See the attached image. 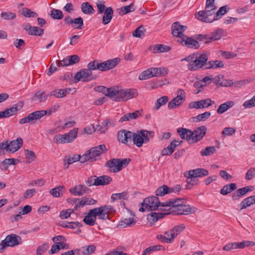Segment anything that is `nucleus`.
<instances>
[{"label": "nucleus", "instance_id": "obj_33", "mask_svg": "<svg viewBox=\"0 0 255 255\" xmlns=\"http://www.w3.org/2000/svg\"><path fill=\"white\" fill-rule=\"evenodd\" d=\"M254 204H255V196L248 197L240 203L241 210L246 209Z\"/></svg>", "mask_w": 255, "mask_h": 255}, {"label": "nucleus", "instance_id": "obj_64", "mask_svg": "<svg viewBox=\"0 0 255 255\" xmlns=\"http://www.w3.org/2000/svg\"><path fill=\"white\" fill-rule=\"evenodd\" d=\"M49 248L48 244L44 243L43 245L39 246L36 250V254L37 255H42L45 251L47 250Z\"/></svg>", "mask_w": 255, "mask_h": 255}, {"label": "nucleus", "instance_id": "obj_17", "mask_svg": "<svg viewBox=\"0 0 255 255\" xmlns=\"http://www.w3.org/2000/svg\"><path fill=\"white\" fill-rule=\"evenodd\" d=\"M185 29V26L181 25L179 22H175L171 25L172 34L174 36L179 37L178 40L185 36L183 34Z\"/></svg>", "mask_w": 255, "mask_h": 255}, {"label": "nucleus", "instance_id": "obj_39", "mask_svg": "<svg viewBox=\"0 0 255 255\" xmlns=\"http://www.w3.org/2000/svg\"><path fill=\"white\" fill-rule=\"evenodd\" d=\"M64 186L59 185L50 190V193L54 197H59L63 195Z\"/></svg>", "mask_w": 255, "mask_h": 255}, {"label": "nucleus", "instance_id": "obj_43", "mask_svg": "<svg viewBox=\"0 0 255 255\" xmlns=\"http://www.w3.org/2000/svg\"><path fill=\"white\" fill-rule=\"evenodd\" d=\"M170 50V47L168 46L163 44H156L153 49L154 53L166 52Z\"/></svg>", "mask_w": 255, "mask_h": 255}, {"label": "nucleus", "instance_id": "obj_59", "mask_svg": "<svg viewBox=\"0 0 255 255\" xmlns=\"http://www.w3.org/2000/svg\"><path fill=\"white\" fill-rule=\"evenodd\" d=\"M223 35V30L218 28L215 31L212 33L211 36L213 40H218L221 39Z\"/></svg>", "mask_w": 255, "mask_h": 255}, {"label": "nucleus", "instance_id": "obj_4", "mask_svg": "<svg viewBox=\"0 0 255 255\" xmlns=\"http://www.w3.org/2000/svg\"><path fill=\"white\" fill-rule=\"evenodd\" d=\"M53 112L49 108L47 110H39L29 114L27 117L19 120V124H34L45 115H50Z\"/></svg>", "mask_w": 255, "mask_h": 255}, {"label": "nucleus", "instance_id": "obj_34", "mask_svg": "<svg viewBox=\"0 0 255 255\" xmlns=\"http://www.w3.org/2000/svg\"><path fill=\"white\" fill-rule=\"evenodd\" d=\"M135 223L136 220L133 218L130 217L120 221L118 225V227L125 228L128 226H130L131 225L134 224Z\"/></svg>", "mask_w": 255, "mask_h": 255}, {"label": "nucleus", "instance_id": "obj_40", "mask_svg": "<svg viewBox=\"0 0 255 255\" xmlns=\"http://www.w3.org/2000/svg\"><path fill=\"white\" fill-rule=\"evenodd\" d=\"M71 26L77 29H82L84 27V20L81 17L73 18Z\"/></svg>", "mask_w": 255, "mask_h": 255}, {"label": "nucleus", "instance_id": "obj_52", "mask_svg": "<svg viewBox=\"0 0 255 255\" xmlns=\"http://www.w3.org/2000/svg\"><path fill=\"white\" fill-rule=\"evenodd\" d=\"M21 13L24 16L27 17H35L38 15L36 12L31 11L30 9L27 8H22Z\"/></svg>", "mask_w": 255, "mask_h": 255}, {"label": "nucleus", "instance_id": "obj_35", "mask_svg": "<svg viewBox=\"0 0 255 255\" xmlns=\"http://www.w3.org/2000/svg\"><path fill=\"white\" fill-rule=\"evenodd\" d=\"M81 10L85 14H92L95 12L92 5L88 2H83L81 4Z\"/></svg>", "mask_w": 255, "mask_h": 255}, {"label": "nucleus", "instance_id": "obj_48", "mask_svg": "<svg viewBox=\"0 0 255 255\" xmlns=\"http://www.w3.org/2000/svg\"><path fill=\"white\" fill-rule=\"evenodd\" d=\"M223 66V62L221 61H211L206 64V69L211 68H216Z\"/></svg>", "mask_w": 255, "mask_h": 255}, {"label": "nucleus", "instance_id": "obj_62", "mask_svg": "<svg viewBox=\"0 0 255 255\" xmlns=\"http://www.w3.org/2000/svg\"><path fill=\"white\" fill-rule=\"evenodd\" d=\"M25 152L26 158L27 159L28 163L33 161L36 158L35 154L32 151L29 150L27 149L25 150Z\"/></svg>", "mask_w": 255, "mask_h": 255}, {"label": "nucleus", "instance_id": "obj_63", "mask_svg": "<svg viewBox=\"0 0 255 255\" xmlns=\"http://www.w3.org/2000/svg\"><path fill=\"white\" fill-rule=\"evenodd\" d=\"M255 177V168L251 167L249 169L245 175V179L247 180H251Z\"/></svg>", "mask_w": 255, "mask_h": 255}, {"label": "nucleus", "instance_id": "obj_15", "mask_svg": "<svg viewBox=\"0 0 255 255\" xmlns=\"http://www.w3.org/2000/svg\"><path fill=\"white\" fill-rule=\"evenodd\" d=\"M120 95V102L126 101L136 97L138 95V92L135 89H121Z\"/></svg>", "mask_w": 255, "mask_h": 255}, {"label": "nucleus", "instance_id": "obj_21", "mask_svg": "<svg viewBox=\"0 0 255 255\" xmlns=\"http://www.w3.org/2000/svg\"><path fill=\"white\" fill-rule=\"evenodd\" d=\"M107 149L105 144H101L98 146L93 147L89 150L93 161L96 160V157L100 156L102 153L106 152Z\"/></svg>", "mask_w": 255, "mask_h": 255}, {"label": "nucleus", "instance_id": "obj_55", "mask_svg": "<svg viewBox=\"0 0 255 255\" xmlns=\"http://www.w3.org/2000/svg\"><path fill=\"white\" fill-rule=\"evenodd\" d=\"M211 115V113L209 112H206L204 113L199 114L198 116L195 117H192V119L193 120V121H195V120H196V122H199L201 121L204 120L205 119H208Z\"/></svg>", "mask_w": 255, "mask_h": 255}, {"label": "nucleus", "instance_id": "obj_9", "mask_svg": "<svg viewBox=\"0 0 255 255\" xmlns=\"http://www.w3.org/2000/svg\"><path fill=\"white\" fill-rule=\"evenodd\" d=\"M74 78L77 82L82 80L84 82H89L94 80L97 78L96 76H93L92 72L88 69H84L80 70L76 73Z\"/></svg>", "mask_w": 255, "mask_h": 255}, {"label": "nucleus", "instance_id": "obj_23", "mask_svg": "<svg viewBox=\"0 0 255 255\" xmlns=\"http://www.w3.org/2000/svg\"><path fill=\"white\" fill-rule=\"evenodd\" d=\"M120 92L121 89L118 87H110L107 89L105 96L109 97L113 101L120 102Z\"/></svg>", "mask_w": 255, "mask_h": 255}, {"label": "nucleus", "instance_id": "obj_19", "mask_svg": "<svg viewBox=\"0 0 255 255\" xmlns=\"http://www.w3.org/2000/svg\"><path fill=\"white\" fill-rule=\"evenodd\" d=\"M177 208H179L177 209L176 211L173 214H177V215H187L189 213H193L195 212L197 210V208L195 207H191L189 205L184 204L183 202L182 204H178L177 205Z\"/></svg>", "mask_w": 255, "mask_h": 255}, {"label": "nucleus", "instance_id": "obj_45", "mask_svg": "<svg viewBox=\"0 0 255 255\" xmlns=\"http://www.w3.org/2000/svg\"><path fill=\"white\" fill-rule=\"evenodd\" d=\"M50 15L54 19L60 20L63 17L62 11L61 10L54 8L50 11Z\"/></svg>", "mask_w": 255, "mask_h": 255}, {"label": "nucleus", "instance_id": "obj_25", "mask_svg": "<svg viewBox=\"0 0 255 255\" xmlns=\"http://www.w3.org/2000/svg\"><path fill=\"white\" fill-rule=\"evenodd\" d=\"M177 131L182 139H186L187 141L192 142L193 132L191 130L179 128Z\"/></svg>", "mask_w": 255, "mask_h": 255}, {"label": "nucleus", "instance_id": "obj_22", "mask_svg": "<svg viewBox=\"0 0 255 255\" xmlns=\"http://www.w3.org/2000/svg\"><path fill=\"white\" fill-rule=\"evenodd\" d=\"M120 159L113 158L106 163L105 166L109 168L110 172L116 173L121 170V166L119 164Z\"/></svg>", "mask_w": 255, "mask_h": 255}, {"label": "nucleus", "instance_id": "obj_10", "mask_svg": "<svg viewBox=\"0 0 255 255\" xmlns=\"http://www.w3.org/2000/svg\"><path fill=\"white\" fill-rule=\"evenodd\" d=\"M95 209L99 214V219L103 220L109 219L110 214L115 211L113 207L110 205L102 206Z\"/></svg>", "mask_w": 255, "mask_h": 255}, {"label": "nucleus", "instance_id": "obj_14", "mask_svg": "<svg viewBox=\"0 0 255 255\" xmlns=\"http://www.w3.org/2000/svg\"><path fill=\"white\" fill-rule=\"evenodd\" d=\"M215 104L214 101H212L210 99H206L199 101H194L191 102L189 105V108L192 109H203Z\"/></svg>", "mask_w": 255, "mask_h": 255}, {"label": "nucleus", "instance_id": "obj_28", "mask_svg": "<svg viewBox=\"0 0 255 255\" xmlns=\"http://www.w3.org/2000/svg\"><path fill=\"white\" fill-rule=\"evenodd\" d=\"M112 181V178L108 175H102L98 177H96L94 180V185H106L109 184Z\"/></svg>", "mask_w": 255, "mask_h": 255}, {"label": "nucleus", "instance_id": "obj_20", "mask_svg": "<svg viewBox=\"0 0 255 255\" xmlns=\"http://www.w3.org/2000/svg\"><path fill=\"white\" fill-rule=\"evenodd\" d=\"M69 192L75 196H82L91 192L90 189L84 185L79 184L69 189Z\"/></svg>", "mask_w": 255, "mask_h": 255}, {"label": "nucleus", "instance_id": "obj_51", "mask_svg": "<svg viewBox=\"0 0 255 255\" xmlns=\"http://www.w3.org/2000/svg\"><path fill=\"white\" fill-rule=\"evenodd\" d=\"M215 152V148L214 146H208L203 149L201 152V155L202 156H209Z\"/></svg>", "mask_w": 255, "mask_h": 255}, {"label": "nucleus", "instance_id": "obj_29", "mask_svg": "<svg viewBox=\"0 0 255 255\" xmlns=\"http://www.w3.org/2000/svg\"><path fill=\"white\" fill-rule=\"evenodd\" d=\"M188 174L190 177H203L207 176L209 174L208 171L204 168H197L193 170H191L188 171Z\"/></svg>", "mask_w": 255, "mask_h": 255}, {"label": "nucleus", "instance_id": "obj_44", "mask_svg": "<svg viewBox=\"0 0 255 255\" xmlns=\"http://www.w3.org/2000/svg\"><path fill=\"white\" fill-rule=\"evenodd\" d=\"M168 100V98L167 96H163L158 99L155 103L154 107L153 108L154 110H158L160 107L163 105H164L167 103Z\"/></svg>", "mask_w": 255, "mask_h": 255}, {"label": "nucleus", "instance_id": "obj_30", "mask_svg": "<svg viewBox=\"0 0 255 255\" xmlns=\"http://www.w3.org/2000/svg\"><path fill=\"white\" fill-rule=\"evenodd\" d=\"M114 11L112 7H108L106 8L104 12V14L102 18V23L104 25L109 23L113 17Z\"/></svg>", "mask_w": 255, "mask_h": 255}, {"label": "nucleus", "instance_id": "obj_8", "mask_svg": "<svg viewBox=\"0 0 255 255\" xmlns=\"http://www.w3.org/2000/svg\"><path fill=\"white\" fill-rule=\"evenodd\" d=\"M141 205L144 206L146 210L148 211L155 210L158 207H160V209L163 208L161 207V203H160L158 198L156 196H152L145 198Z\"/></svg>", "mask_w": 255, "mask_h": 255}, {"label": "nucleus", "instance_id": "obj_57", "mask_svg": "<svg viewBox=\"0 0 255 255\" xmlns=\"http://www.w3.org/2000/svg\"><path fill=\"white\" fill-rule=\"evenodd\" d=\"M82 255H88L95 252L96 247L94 245H89L87 247L82 248Z\"/></svg>", "mask_w": 255, "mask_h": 255}, {"label": "nucleus", "instance_id": "obj_42", "mask_svg": "<svg viewBox=\"0 0 255 255\" xmlns=\"http://www.w3.org/2000/svg\"><path fill=\"white\" fill-rule=\"evenodd\" d=\"M135 9V7H134V3H131L128 5H126L121 7L120 8L119 14L121 15H125L130 12L134 11Z\"/></svg>", "mask_w": 255, "mask_h": 255}, {"label": "nucleus", "instance_id": "obj_38", "mask_svg": "<svg viewBox=\"0 0 255 255\" xmlns=\"http://www.w3.org/2000/svg\"><path fill=\"white\" fill-rule=\"evenodd\" d=\"M164 249L165 248L163 246L159 245L150 246L147 248L143 251L142 255H148L152 252L157 251L164 250Z\"/></svg>", "mask_w": 255, "mask_h": 255}, {"label": "nucleus", "instance_id": "obj_37", "mask_svg": "<svg viewBox=\"0 0 255 255\" xmlns=\"http://www.w3.org/2000/svg\"><path fill=\"white\" fill-rule=\"evenodd\" d=\"M153 77L164 76L168 73V70L164 67L152 68Z\"/></svg>", "mask_w": 255, "mask_h": 255}, {"label": "nucleus", "instance_id": "obj_50", "mask_svg": "<svg viewBox=\"0 0 255 255\" xmlns=\"http://www.w3.org/2000/svg\"><path fill=\"white\" fill-rule=\"evenodd\" d=\"M81 155L79 154H74L72 157H65L64 159L65 164L67 163L68 165L71 164L75 162L79 161Z\"/></svg>", "mask_w": 255, "mask_h": 255}, {"label": "nucleus", "instance_id": "obj_36", "mask_svg": "<svg viewBox=\"0 0 255 255\" xmlns=\"http://www.w3.org/2000/svg\"><path fill=\"white\" fill-rule=\"evenodd\" d=\"M48 95L45 93V92L42 91H37L32 98V100L36 101L38 100L39 102H45L47 99Z\"/></svg>", "mask_w": 255, "mask_h": 255}, {"label": "nucleus", "instance_id": "obj_11", "mask_svg": "<svg viewBox=\"0 0 255 255\" xmlns=\"http://www.w3.org/2000/svg\"><path fill=\"white\" fill-rule=\"evenodd\" d=\"M133 133L129 130L123 129L118 133V140L127 145L131 144L132 140Z\"/></svg>", "mask_w": 255, "mask_h": 255}, {"label": "nucleus", "instance_id": "obj_13", "mask_svg": "<svg viewBox=\"0 0 255 255\" xmlns=\"http://www.w3.org/2000/svg\"><path fill=\"white\" fill-rule=\"evenodd\" d=\"M120 61V58H116L103 62H100L99 61V70L101 71H105L112 69L116 66Z\"/></svg>", "mask_w": 255, "mask_h": 255}, {"label": "nucleus", "instance_id": "obj_53", "mask_svg": "<svg viewBox=\"0 0 255 255\" xmlns=\"http://www.w3.org/2000/svg\"><path fill=\"white\" fill-rule=\"evenodd\" d=\"M197 40L199 42L208 43L213 40L212 37L210 35L199 34L198 35Z\"/></svg>", "mask_w": 255, "mask_h": 255}, {"label": "nucleus", "instance_id": "obj_7", "mask_svg": "<svg viewBox=\"0 0 255 255\" xmlns=\"http://www.w3.org/2000/svg\"><path fill=\"white\" fill-rule=\"evenodd\" d=\"M21 241L20 237L15 234L7 235L0 244V253H3L7 247H14L19 245Z\"/></svg>", "mask_w": 255, "mask_h": 255}, {"label": "nucleus", "instance_id": "obj_6", "mask_svg": "<svg viewBox=\"0 0 255 255\" xmlns=\"http://www.w3.org/2000/svg\"><path fill=\"white\" fill-rule=\"evenodd\" d=\"M183 202L181 198L171 199L161 203V207L164 208H161L160 211L165 212V214H173L179 208L176 206H178V204H182Z\"/></svg>", "mask_w": 255, "mask_h": 255}, {"label": "nucleus", "instance_id": "obj_12", "mask_svg": "<svg viewBox=\"0 0 255 255\" xmlns=\"http://www.w3.org/2000/svg\"><path fill=\"white\" fill-rule=\"evenodd\" d=\"M185 93L182 89H179L177 92V96L170 101L168 104L169 109H173L180 106L184 101Z\"/></svg>", "mask_w": 255, "mask_h": 255}, {"label": "nucleus", "instance_id": "obj_47", "mask_svg": "<svg viewBox=\"0 0 255 255\" xmlns=\"http://www.w3.org/2000/svg\"><path fill=\"white\" fill-rule=\"evenodd\" d=\"M169 193V187L166 185H163L157 188L156 190V195L163 196Z\"/></svg>", "mask_w": 255, "mask_h": 255}, {"label": "nucleus", "instance_id": "obj_41", "mask_svg": "<svg viewBox=\"0 0 255 255\" xmlns=\"http://www.w3.org/2000/svg\"><path fill=\"white\" fill-rule=\"evenodd\" d=\"M153 77L152 68L143 71L138 76L140 80H144Z\"/></svg>", "mask_w": 255, "mask_h": 255}, {"label": "nucleus", "instance_id": "obj_1", "mask_svg": "<svg viewBox=\"0 0 255 255\" xmlns=\"http://www.w3.org/2000/svg\"><path fill=\"white\" fill-rule=\"evenodd\" d=\"M216 5L206 4L205 10L196 12L195 17L199 20L205 22H212L220 18L223 15V6H221L217 12Z\"/></svg>", "mask_w": 255, "mask_h": 255}, {"label": "nucleus", "instance_id": "obj_2", "mask_svg": "<svg viewBox=\"0 0 255 255\" xmlns=\"http://www.w3.org/2000/svg\"><path fill=\"white\" fill-rule=\"evenodd\" d=\"M208 56L206 53H203L199 56L197 54H192L185 58L182 59L181 61H186L188 63L187 68L190 71H196L203 67L206 69V64L207 63Z\"/></svg>", "mask_w": 255, "mask_h": 255}, {"label": "nucleus", "instance_id": "obj_60", "mask_svg": "<svg viewBox=\"0 0 255 255\" xmlns=\"http://www.w3.org/2000/svg\"><path fill=\"white\" fill-rule=\"evenodd\" d=\"M236 188L237 185L235 183H230L224 186V195L232 192Z\"/></svg>", "mask_w": 255, "mask_h": 255}, {"label": "nucleus", "instance_id": "obj_16", "mask_svg": "<svg viewBox=\"0 0 255 255\" xmlns=\"http://www.w3.org/2000/svg\"><path fill=\"white\" fill-rule=\"evenodd\" d=\"M178 41L183 46H186L189 48L198 49L199 46L198 40H195L192 37L184 36L180 40Z\"/></svg>", "mask_w": 255, "mask_h": 255}, {"label": "nucleus", "instance_id": "obj_26", "mask_svg": "<svg viewBox=\"0 0 255 255\" xmlns=\"http://www.w3.org/2000/svg\"><path fill=\"white\" fill-rule=\"evenodd\" d=\"M9 152L14 153L20 149L23 145V139L21 137H18L16 139L11 141L9 143Z\"/></svg>", "mask_w": 255, "mask_h": 255}, {"label": "nucleus", "instance_id": "obj_3", "mask_svg": "<svg viewBox=\"0 0 255 255\" xmlns=\"http://www.w3.org/2000/svg\"><path fill=\"white\" fill-rule=\"evenodd\" d=\"M154 135L152 131H148L145 129L136 130L133 133V143L137 147H141L144 143L149 142L150 139Z\"/></svg>", "mask_w": 255, "mask_h": 255}, {"label": "nucleus", "instance_id": "obj_49", "mask_svg": "<svg viewBox=\"0 0 255 255\" xmlns=\"http://www.w3.org/2000/svg\"><path fill=\"white\" fill-rule=\"evenodd\" d=\"M44 33V30L37 26H32L28 34L31 35L41 36Z\"/></svg>", "mask_w": 255, "mask_h": 255}, {"label": "nucleus", "instance_id": "obj_27", "mask_svg": "<svg viewBox=\"0 0 255 255\" xmlns=\"http://www.w3.org/2000/svg\"><path fill=\"white\" fill-rule=\"evenodd\" d=\"M23 106V103L19 102L16 104L13 105V107L4 110L5 116L6 118L10 117L15 114L18 111H20Z\"/></svg>", "mask_w": 255, "mask_h": 255}, {"label": "nucleus", "instance_id": "obj_61", "mask_svg": "<svg viewBox=\"0 0 255 255\" xmlns=\"http://www.w3.org/2000/svg\"><path fill=\"white\" fill-rule=\"evenodd\" d=\"M89 160H91V162L93 161L90 152L88 150L86 151V153L83 154L82 155H81L80 159L79 161L81 163H84Z\"/></svg>", "mask_w": 255, "mask_h": 255}, {"label": "nucleus", "instance_id": "obj_56", "mask_svg": "<svg viewBox=\"0 0 255 255\" xmlns=\"http://www.w3.org/2000/svg\"><path fill=\"white\" fill-rule=\"evenodd\" d=\"M0 16L4 20H12L16 17V14L11 12H2Z\"/></svg>", "mask_w": 255, "mask_h": 255}, {"label": "nucleus", "instance_id": "obj_32", "mask_svg": "<svg viewBox=\"0 0 255 255\" xmlns=\"http://www.w3.org/2000/svg\"><path fill=\"white\" fill-rule=\"evenodd\" d=\"M163 213H155V212H151L150 214H148L147 216V220L151 223H154L158 221V219L163 218L165 214V212H162Z\"/></svg>", "mask_w": 255, "mask_h": 255}, {"label": "nucleus", "instance_id": "obj_24", "mask_svg": "<svg viewBox=\"0 0 255 255\" xmlns=\"http://www.w3.org/2000/svg\"><path fill=\"white\" fill-rule=\"evenodd\" d=\"M207 128L205 126H201L195 130L193 132L192 143L199 141L205 136Z\"/></svg>", "mask_w": 255, "mask_h": 255}, {"label": "nucleus", "instance_id": "obj_18", "mask_svg": "<svg viewBox=\"0 0 255 255\" xmlns=\"http://www.w3.org/2000/svg\"><path fill=\"white\" fill-rule=\"evenodd\" d=\"M97 217L99 219V214L96 209H91L84 218L83 222L87 225L93 226L95 223Z\"/></svg>", "mask_w": 255, "mask_h": 255}, {"label": "nucleus", "instance_id": "obj_58", "mask_svg": "<svg viewBox=\"0 0 255 255\" xmlns=\"http://www.w3.org/2000/svg\"><path fill=\"white\" fill-rule=\"evenodd\" d=\"M99 61L94 60L90 62L87 65V69L90 70V71H95L96 70H99Z\"/></svg>", "mask_w": 255, "mask_h": 255}, {"label": "nucleus", "instance_id": "obj_46", "mask_svg": "<svg viewBox=\"0 0 255 255\" xmlns=\"http://www.w3.org/2000/svg\"><path fill=\"white\" fill-rule=\"evenodd\" d=\"M128 193L126 191L120 193H114L112 195L111 199L113 202L120 199L127 200L128 197Z\"/></svg>", "mask_w": 255, "mask_h": 255}, {"label": "nucleus", "instance_id": "obj_5", "mask_svg": "<svg viewBox=\"0 0 255 255\" xmlns=\"http://www.w3.org/2000/svg\"><path fill=\"white\" fill-rule=\"evenodd\" d=\"M78 130V128H74L68 133L56 135L53 138V141L56 144L70 143L77 137Z\"/></svg>", "mask_w": 255, "mask_h": 255}, {"label": "nucleus", "instance_id": "obj_54", "mask_svg": "<svg viewBox=\"0 0 255 255\" xmlns=\"http://www.w3.org/2000/svg\"><path fill=\"white\" fill-rule=\"evenodd\" d=\"M75 209H68L66 210H62L59 215V217L61 219H66L70 216V215L74 212Z\"/></svg>", "mask_w": 255, "mask_h": 255}, {"label": "nucleus", "instance_id": "obj_31", "mask_svg": "<svg viewBox=\"0 0 255 255\" xmlns=\"http://www.w3.org/2000/svg\"><path fill=\"white\" fill-rule=\"evenodd\" d=\"M186 227L184 224H181L178 225L174 226L171 230H170V235L174 241V239L182 232H183Z\"/></svg>", "mask_w": 255, "mask_h": 255}]
</instances>
